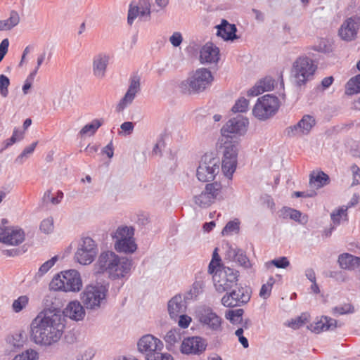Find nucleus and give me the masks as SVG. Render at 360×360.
I'll list each match as a JSON object with an SVG mask.
<instances>
[{"instance_id": "17", "label": "nucleus", "mask_w": 360, "mask_h": 360, "mask_svg": "<svg viewBox=\"0 0 360 360\" xmlns=\"http://www.w3.org/2000/svg\"><path fill=\"white\" fill-rule=\"evenodd\" d=\"M140 80L139 75H133L130 77L127 91L116 107L117 112H122L128 105L132 103L137 93L141 90Z\"/></svg>"}, {"instance_id": "57", "label": "nucleus", "mask_w": 360, "mask_h": 360, "mask_svg": "<svg viewBox=\"0 0 360 360\" xmlns=\"http://www.w3.org/2000/svg\"><path fill=\"white\" fill-rule=\"evenodd\" d=\"M37 143L38 142L35 141L30 144L29 146L25 148L22 152L18 156L17 160L27 158L29 155H30L34 152L36 146H37Z\"/></svg>"}, {"instance_id": "48", "label": "nucleus", "mask_w": 360, "mask_h": 360, "mask_svg": "<svg viewBox=\"0 0 360 360\" xmlns=\"http://www.w3.org/2000/svg\"><path fill=\"white\" fill-rule=\"evenodd\" d=\"M39 354L34 349H27L22 354L16 355L13 360H38Z\"/></svg>"}, {"instance_id": "31", "label": "nucleus", "mask_w": 360, "mask_h": 360, "mask_svg": "<svg viewBox=\"0 0 360 360\" xmlns=\"http://www.w3.org/2000/svg\"><path fill=\"white\" fill-rule=\"evenodd\" d=\"M280 212L281 217L283 219L290 218L302 225H305L308 222V216L294 208L285 206L280 210Z\"/></svg>"}, {"instance_id": "16", "label": "nucleus", "mask_w": 360, "mask_h": 360, "mask_svg": "<svg viewBox=\"0 0 360 360\" xmlns=\"http://www.w3.org/2000/svg\"><path fill=\"white\" fill-rule=\"evenodd\" d=\"M207 344L205 339L200 336H192L184 338L180 351L186 355H200L207 348Z\"/></svg>"}, {"instance_id": "46", "label": "nucleus", "mask_w": 360, "mask_h": 360, "mask_svg": "<svg viewBox=\"0 0 360 360\" xmlns=\"http://www.w3.org/2000/svg\"><path fill=\"white\" fill-rule=\"evenodd\" d=\"M244 310L243 309H237L234 310H229L226 313V318L230 321L231 323H240L243 321V315Z\"/></svg>"}, {"instance_id": "3", "label": "nucleus", "mask_w": 360, "mask_h": 360, "mask_svg": "<svg viewBox=\"0 0 360 360\" xmlns=\"http://www.w3.org/2000/svg\"><path fill=\"white\" fill-rule=\"evenodd\" d=\"M317 69L314 60L307 56H301L293 63L291 75L296 87L302 88L311 80Z\"/></svg>"}, {"instance_id": "27", "label": "nucleus", "mask_w": 360, "mask_h": 360, "mask_svg": "<svg viewBox=\"0 0 360 360\" xmlns=\"http://www.w3.org/2000/svg\"><path fill=\"white\" fill-rule=\"evenodd\" d=\"M338 327V322L335 319L328 316H322L319 321L311 324L310 330L315 333H320L323 331L333 330Z\"/></svg>"}, {"instance_id": "24", "label": "nucleus", "mask_w": 360, "mask_h": 360, "mask_svg": "<svg viewBox=\"0 0 360 360\" xmlns=\"http://www.w3.org/2000/svg\"><path fill=\"white\" fill-rule=\"evenodd\" d=\"M62 314L63 317L78 321L84 318L85 310L79 302L72 301L67 305Z\"/></svg>"}, {"instance_id": "2", "label": "nucleus", "mask_w": 360, "mask_h": 360, "mask_svg": "<svg viewBox=\"0 0 360 360\" xmlns=\"http://www.w3.org/2000/svg\"><path fill=\"white\" fill-rule=\"evenodd\" d=\"M214 80V77L207 68L197 69L192 75L182 81L179 84L181 91L184 94H199L209 88Z\"/></svg>"}, {"instance_id": "49", "label": "nucleus", "mask_w": 360, "mask_h": 360, "mask_svg": "<svg viewBox=\"0 0 360 360\" xmlns=\"http://www.w3.org/2000/svg\"><path fill=\"white\" fill-rule=\"evenodd\" d=\"M249 101L243 97L240 98L236 101L232 107V111L234 112H244L248 110Z\"/></svg>"}, {"instance_id": "7", "label": "nucleus", "mask_w": 360, "mask_h": 360, "mask_svg": "<svg viewBox=\"0 0 360 360\" xmlns=\"http://www.w3.org/2000/svg\"><path fill=\"white\" fill-rule=\"evenodd\" d=\"M108 288L103 285H87L81 300L87 309L98 310L107 301Z\"/></svg>"}, {"instance_id": "41", "label": "nucleus", "mask_w": 360, "mask_h": 360, "mask_svg": "<svg viewBox=\"0 0 360 360\" xmlns=\"http://www.w3.org/2000/svg\"><path fill=\"white\" fill-rule=\"evenodd\" d=\"M240 231V221L238 219L229 221L224 227L221 231L223 236H230L233 233H237Z\"/></svg>"}, {"instance_id": "18", "label": "nucleus", "mask_w": 360, "mask_h": 360, "mask_svg": "<svg viewBox=\"0 0 360 360\" xmlns=\"http://www.w3.org/2000/svg\"><path fill=\"white\" fill-rule=\"evenodd\" d=\"M360 27V18L354 15L347 18L340 26L338 34L346 41H351L356 37Z\"/></svg>"}, {"instance_id": "12", "label": "nucleus", "mask_w": 360, "mask_h": 360, "mask_svg": "<svg viewBox=\"0 0 360 360\" xmlns=\"http://www.w3.org/2000/svg\"><path fill=\"white\" fill-rule=\"evenodd\" d=\"M137 347L145 360H155V355L162 349L163 343L154 335L147 334L139 339Z\"/></svg>"}, {"instance_id": "29", "label": "nucleus", "mask_w": 360, "mask_h": 360, "mask_svg": "<svg viewBox=\"0 0 360 360\" xmlns=\"http://www.w3.org/2000/svg\"><path fill=\"white\" fill-rule=\"evenodd\" d=\"M25 236V232L22 229L13 226L8 227L4 243L11 245H18L24 241Z\"/></svg>"}, {"instance_id": "20", "label": "nucleus", "mask_w": 360, "mask_h": 360, "mask_svg": "<svg viewBox=\"0 0 360 360\" xmlns=\"http://www.w3.org/2000/svg\"><path fill=\"white\" fill-rule=\"evenodd\" d=\"M315 124L314 117L309 115H305L296 124L288 127L285 129V132L290 137L307 135Z\"/></svg>"}, {"instance_id": "36", "label": "nucleus", "mask_w": 360, "mask_h": 360, "mask_svg": "<svg viewBox=\"0 0 360 360\" xmlns=\"http://www.w3.org/2000/svg\"><path fill=\"white\" fill-rule=\"evenodd\" d=\"M103 124V120L94 119L90 123L84 125L79 131L81 136H92Z\"/></svg>"}, {"instance_id": "14", "label": "nucleus", "mask_w": 360, "mask_h": 360, "mask_svg": "<svg viewBox=\"0 0 360 360\" xmlns=\"http://www.w3.org/2000/svg\"><path fill=\"white\" fill-rule=\"evenodd\" d=\"M97 245L90 237L82 239L75 253V260L82 265L91 264L97 254Z\"/></svg>"}, {"instance_id": "47", "label": "nucleus", "mask_w": 360, "mask_h": 360, "mask_svg": "<svg viewBox=\"0 0 360 360\" xmlns=\"http://www.w3.org/2000/svg\"><path fill=\"white\" fill-rule=\"evenodd\" d=\"M347 207H341L333 212L330 214L331 220L335 225H338L340 223V219L345 218L347 219Z\"/></svg>"}, {"instance_id": "58", "label": "nucleus", "mask_w": 360, "mask_h": 360, "mask_svg": "<svg viewBox=\"0 0 360 360\" xmlns=\"http://www.w3.org/2000/svg\"><path fill=\"white\" fill-rule=\"evenodd\" d=\"M312 49L321 53H329L331 51L330 46L324 39H321L318 45H314Z\"/></svg>"}, {"instance_id": "1", "label": "nucleus", "mask_w": 360, "mask_h": 360, "mask_svg": "<svg viewBox=\"0 0 360 360\" xmlns=\"http://www.w3.org/2000/svg\"><path fill=\"white\" fill-rule=\"evenodd\" d=\"M65 327V318L59 309H44L32 321L30 337L37 345L51 347L60 340Z\"/></svg>"}, {"instance_id": "56", "label": "nucleus", "mask_w": 360, "mask_h": 360, "mask_svg": "<svg viewBox=\"0 0 360 360\" xmlns=\"http://www.w3.org/2000/svg\"><path fill=\"white\" fill-rule=\"evenodd\" d=\"M40 230L44 233H50L53 230V220L52 218L44 219L40 224Z\"/></svg>"}, {"instance_id": "61", "label": "nucleus", "mask_w": 360, "mask_h": 360, "mask_svg": "<svg viewBox=\"0 0 360 360\" xmlns=\"http://www.w3.org/2000/svg\"><path fill=\"white\" fill-rule=\"evenodd\" d=\"M178 317H179V322H178L179 326L181 328H184V329L187 328L189 326V325L192 321L191 318L188 315L184 314V313L181 314Z\"/></svg>"}, {"instance_id": "5", "label": "nucleus", "mask_w": 360, "mask_h": 360, "mask_svg": "<svg viewBox=\"0 0 360 360\" xmlns=\"http://www.w3.org/2000/svg\"><path fill=\"white\" fill-rule=\"evenodd\" d=\"M219 141L224 148L221 169L226 176L231 178L237 166L238 141L221 136Z\"/></svg>"}, {"instance_id": "54", "label": "nucleus", "mask_w": 360, "mask_h": 360, "mask_svg": "<svg viewBox=\"0 0 360 360\" xmlns=\"http://www.w3.org/2000/svg\"><path fill=\"white\" fill-rule=\"evenodd\" d=\"M258 82L262 86L264 91H269L274 88L275 80L271 77H266Z\"/></svg>"}, {"instance_id": "50", "label": "nucleus", "mask_w": 360, "mask_h": 360, "mask_svg": "<svg viewBox=\"0 0 360 360\" xmlns=\"http://www.w3.org/2000/svg\"><path fill=\"white\" fill-rule=\"evenodd\" d=\"M29 298L26 295L20 296L13 302L12 307L15 312L22 311L28 304Z\"/></svg>"}, {"instance_id": "33", "label": "nucleus", "mask_w": 360, "mask_h": 360, "mask_svg": "<svg viewBox=\"0 0 360 360\" xmlns=\"http://www.w3.org/2000/svg\"><path fill=\"white\" fill-rule=\"evenodd\" d=\"M330 181V179L328 174L321 171L318 173H312L310 174L309 184L314 185L317 188H321L327 185Z\"/></svg>"}, {"instance_id": "6", "label": "nucleus", "mask_w": 360, "mask_h": 360, "mask_svg": "<svg viewBox=\"0 0 360 360\" xmlns=\"http://www.w3.org/2000/svg\"><path fill=\"white\" fill-rule=\"evenodd\" d=\"M195 316L203 328L213 333H221L223 330V319L213 308L206 304L198 306L195 309Z\"/></svg>"}, {"instance_id": "10", "label": "nucleus", "mask_w": 360, "mask_h": 360, "mask_svg": "<svg viewBox=\"0 0 360 360\" xmlns=\"http://www.w3.org/2000/svg\"><path fill=\"white\" fill-rule=\"evenodd\" d=\"M239 276L238 271L227 266L216 269L213 275V281L216 290L224 292L231 290L237 284Z\"/></svg>"}, {"instance_id": "38", "label": "nucleus", "mask_w": 360, "mask_h": 360, "mask_svg": "<svg viewBox=\"0 0 360 360\" xmlns=\"http://www.w3.org/2000/svg\"><path fill=\"white\" fill-rule=\"evenodd\" d=\"M360 92V74L352 77L346 84L345 93L353 95Z\"/></svg>"}, {"instance_id": "55", "label": "nucleus", "mask_w": 360, "mask_h": 360, "mask_svg": "<svg viewBox=\"0 0 360 360\" xmlns=\"http://www.w3.org/2000/svg\"><path fill=\"white\" fill-rule=\"evenodd\" d=\"M307 319L306 316L301 315L289 321L288 326L292 329H297L302 326L307 322Z\"/></svg>"}, {"instance_id": "15", "label": "nucleus", "mask_w": 360, "mask_h": 360, "mask_svg": "<svg viewBox=\"0 0 360 360\" xmlns=\"http://www.w3.org/2000/svg\"><path fill=\"white\" fill-rule=\"evenodd\" d=\"M112 265L108 278L112 281H126L129 278L132 266L131 259L126 257H120L117 255V258H115Z\"/></svg>"}, {"instance_id": "25", "label": "nucleus", "mask_w": 360, "mask_h": 360, "mask_svg": "<svg viewBox=\"0 0 360 360\" xmlns=\"http://www.w3.org/2000/svg\"><path fill=\"white\" fill-rule=\"evenodd\" d=\"M186 309V302L181 295L174 296L168 302V311L172 319H176Z\"/></svg>"}, {"instance_id": "4", "label": "nucleus", "mask_w": 360, "mask_h": 360, "mask_svg": "<svg viewBox=\"0 0 360 360\" xmlns=\"http://www.w3.org/2000/svg\"><path fill=\"white\" fill-rule=\"evenodd\" d=\"M50 290L63 292H79L82 288L80 274L75 269L61 272L53 277Z\"/></svg>"}, {"instance_id": "43", "label": "nucleus", "mask_w": 360, "mask_h": 360, "mask_svg": "<svg viewBox=\"0 0 360 360\" xmlns=\"http://www.w3.org/2000/svg\"><path fill=\"white\" fill-rule=\"evenodd\" d=\"M221 184L219 182L214 181L213 183L207 184L205 186V191L214 201L221 193Z\"/></svg>"}, {"instance_id": "13", "label": "nucleus", "mask_w": 360, "mask_h": 360, "mask_svg": "<svg viewBox=\"0 0 360 360\" xmlns=\"http://www.w3.org/2000/svg\"><path fill=\"white\" fill-rule=\"evenodd\" d=\"M248 120L242 115L230 119L221 129V136L238 140L237 136L244 134L248 126Z\"/></svg>"}, {"instance_id": "42", "label": "nucleus", "mask_w": 360, "mask_h": 360, "mask_svg": "<svg viewBox=\"0 0 360 360\" xmlns=\"http://www.w3.org/2000/svg\"><path fill=\"white\" fill-rule=\"evenodd\" d=\"M194 201L200 207H207L214 202L205 190L194 197Z\"/></svg>"}, {"instance_id": "53", "label": "nucleus", "mask_w": 360, "mask_h": 360, "mask_svg": "<svg viewBox=\"0 0 360 360\" xmlns=\"http://www.w3.org/2000/svg\"><path fill=\"white\" fill-rule=\"evenodd\" d=\"M274 265L277 268L285 269L290 265V262L288 258L285 257H281L278 259H275L271 260V262L266 263V266Z\"/></svg>"}, {"instance_id": "23", "label": "nucleus", "mask_w": 360, "mask_h": 360, "mask_svg": "<svg viewBox=\"0 0 360 360\" xmlns=\"http://www.w3.org/2000/svg\"><path fill=\"white\" fill-rule=\"evenodd\" d=\"M219 60V49L212 43H207L200 51L201 63H216Z\"/></svg>"}, {"instance_id": "21", "label": "nucleus", "mask_w": 360, "mask_h": 360, "mask_svg": "<svg viewBox=\"0 0 360 360\" xmlns=\"http://www.w3.org/2000/svg\"><path fill=\"white\" fill-rule=\"evenodd\" d=\"M115 258H117V254L112 251L102 252L94 264L95 274L98 275L105 274L108 276L112 269Z\"/></svg>"}, {"instance_id": "39", "label": "nucleus", "mask_w": 360, "mask_h": 360, "mask_svg": "<svg viewBox=\"0 0 360 360\" xmlns=\"http://www.w3.org/2000/svg\"><path fill=\"white\" fill-rule=\"evenodd\" d=\"M25 340L20 332L14 333L7 338V342L14 349H18L23 347Z\"/></svg>"}, {"instance_id": "59", "label": "nucleus", "mask_w": 360, "mask_h": 360, "mask_svg": "<svg viewBox=\"0 0 360 360\" xmlns=\"http://www.w3.org/2000/svg\"><path fill=\"white\" fill-rule=\"evenodd\" d=\"M202 292V284L200 282H195L190 290L189 294L191 295V298L195 299Z\"/></svg>"}, {"instance_id": "34", "label": "nucleus", "mask_w": 360, "mask_h": 360, "mask_svg": "<svg viewBox=\"0 0 360 360\" xmlns=\"http://www.w3.org/2000/svg\"><path fill=\"white\" fill-rule=\"evenodd\" d=\"M20 22V16L17 11H11L6 20H0V31L10 30Z\"/></svg>"}, {"instance_id": "45", "label": "nucleus", "mask_w": 360, "mask_h": 360, "mask_svg": "<svg viewBox=\"0 0 360 360\" xmlns=\"http://www.w3.org/2000/svg\"><path fill=\"white\" fill-rule=\"evenodd\" d=\"M58 260V256L56 255L51 258L49 260L43 263L36 274L37 277H42L44 274H46L56 264V262Z\"/></svg>"}, {"instance_id": "63", "label": "nucleus", "mask_w": 360, "mask_h": 360, "mask_svg": "<svg viewBox=\"0 0 360 360\" xmlns=\"http://www.w3.org/2000/svg\"><path fill=\"white\" fill-rule=\"evenodd\" d=\"M95 355L93 349L89 348L77 356V360H91Z\"/></svg>"}, {"instance_id": "22", "label": "nucleus", "mask_w": 360, "mask_h": 360, "mask_svg": "<svg viewBox=\"0 0 360 360\" xmlns=\"http://www.w3.org/2000/svg\"><path fill=\"white\" fill-rule=\"evenodd\" d=\"M109 61L110 56L106 53L101 52L93 57L92 72L96 79H102L105 77Z\"/></svg>"}, {"instance_id": "62", "label": "nucleus", "mask_w": 360, "mask_h": 360, "mask_svg": "<svg viewBox=\"0 0 360 360\" xmlns=\"http://www.w3.org/2000/svg\"><path fill=\"white\" fill-rule=\"evenodd\" d=\"M169 41L174 47H178L183 41V37L180 32H175L169 37Z\"/></svg>"}, {"instance_id": "26", "label": "nucleus", "mask_w": 360, "mask_h": 360, "mask_svg": "<svg viewBox=\"0 0 360 360\" xmlns=\"http://www.w3.org/2000/svg\"><path fill=\"white\" fill-rule=\"evenodd\" d=\"M216 28L217 29V35L226 41H233L238 38L236 34L237 32L236 25L229 23L225 19H223Z\"/></svg>"}, {"instance_id": "52", "label": "nucleus", "mask_w": 360, "mask_h": 360, "mask_svg": "<svg viewBox=\"0 0 360 360\" xmlns=\"http://www.w3.org/2000/svg\"><path fill=\"white\" fill-rule=\"evenodd\" d=\"M10 85L9 78L4 75H0V94L2 97L6 98L8 95V86Z\"/></svg>"}, {"instance_id": "32", "label": "nucleus", "mask_w": 360, "mask_h": 360, "mask_svg": "<svg viewBox=\"0 0 360 360\" xmlns=\"http://www.w3.org/2000/svg\"><path fill=\"white\" fill-rule=\"evenodd\" d=\"M115 249L118 252L132 254L137 250V245L135 242L134 238L127 240H115Z\"/></svg>"}, {"instance_id": "19", "label": "nucleus", "mask_w": 360, "mask_h": 360, "mask_svg": "<svg viewBox=\"0 0 360 360\" xmlns=\"http://www.w3.org/2000/svg\"><path fill=\"white\" fill-rule=\"evenodd\" d=\"M150 13V3L148 0H140L136 6L131 4L128 11L127 22L131 25L137 17L144 21L149 20Z\"/></svg>"}, {"instance_id": "9", "label": "nucleus", "mask_w": 360, "mask_h": 360, "mask_svg": "<svg viewBox=\"0 0 360 360\" xmlns=\"http://www.w3.org/2000/svg\"><path fill=\"white\" fill-rule=\"evenodd\" d=\"M279 99L273 95L266 94L257 98L252 109L253 115L264 121L274 116L278 110Z\"/></svg>"}, {"instance_id": "40", "label": "nucleus", "mask_w": 360, "mask_h": 360, "mask_svg": "<svg viewBox=\"0 0 360 360\" xmlns=\"http://www.w3.org/2000/svg\"><path fill=\"white\" fill-rule=\"evenodd\" d=\"M24 137V131L20 130L18 128H15L13 131V134L11 138L7 139L4 141V147L1 150L8 148V147L13 145L17 141H21Z\"/></svg>"}, {"instance_id": "60", "label": "nucleus", "mask_w": 360, "mask_h": 360, "mask_svg": "<svg viewBox=\"0 0 360 360\" xmlns=\"http://www.w3.org/2000/svg\"><path fill=\"white\" fill-rule=\"evenodd\" d=\"M165 143L162 136H160L153 147V153L155 155H162V148H165Z\"/></svg>"}, {"instance_id": "35", "label": "nucleus", "mask_w": 360, "mask_h": 360, "mask_svg": "<svg viewBox=\"0 0 360 360\" xmlns=\"http://www.w3.org/2000/svg\"><path fill=\"white\" fill-rule=\"evenodd\" d=\"M134 229L132 226H119L117 229L112 237L116 240H127L128 239L134 238Z\"/></svg>"}, {"instance_id": "51", "label": "nucleus", "mask_w": 360, "mask_h": 360, "mask_svg": "<svg viewBox=\"0 0 360 360\" xmlns=\"http://www.w3.org/2000/svg\"><path fill=\"white\" fill-rule=\"evenodd\" d=\"M333 312L334 314L337 315L352 314L354 312V308L351 304H344L333 308Z\"/></svg>"}, {"instance_id": "30", "label": "nucleus", "mask_w": 360, "mask_h": 360, "mask_svg": "<svg viewBox=\"0 0 360 360\" xmlns=\"http://www.w3.org/2000/svg\"><path fill=\"white\" fill-rule=\"evenodd\" d=\"M338 262L340 268L343 269L352 271L360 267V257L349 253L340 255Z\"/></svg>"}, {"instance_id": "28", "label": "nucleus", "mask_w": 360, "mask_h": 360, "mask_svg": "<svg viewBox=\"0 0 360 360\" xmlns=\"http://www.w3.org/2000/svg\"><path fill=\"white\" fill-rule=\"evenodd\" d=\"M226 256L245 269H250L252 267L250 260L246 255V253L241 249L229 247L226 252Z\"/></svg>"}, {"instance_id": "37", "label": "nucleus", "mask_w": 360, "mask_h": 360, "mask_svg": "<svg viewBox=\"0 0 360 360\" xmlns=\"http://www.w3.org/2000/svg\"><path fill=\"white\" fill-rule=\"evenodd\" d=\"M164 339L167 348L174 346L176 343L181 340V330L179 328L171 329L166 333Z\"/></svg>"}, {"instance_id": "44", "label": "nucleus", "mask_w": 360, "mask_h": 360, "mask_svg": "<svg viewBox=\"0 0 360 360\" xmlns=\"http://www.w3.org/2000/svg\"><path fill=\"white\" fill-rule=\"evenodd\" d=\"M276 283L273 276H270L266 283L263 284L259 291V296L263 299H267L271 296L272 288Z\"/></svg>"}, {"instance_id": "8", "label": "nucleus", "mask_w": 360, "mask_h": 360, "mask_svg": "<svg viewBox=\"0 0 360 360\" xmlns=\"http://www.w3.org/2000/svg\"><path fill=\"white\" fill-rule=\"evenodd\" d=\"M220 160L212 153H205L202 156L196 171V176L200 181L210 182L214 180L219 172Z\"/></svg>"}, {"instance_id": "11", "label": "nucleus", "mask_w": 360, "mask_h": 360, "mask_svg": "<svg viewBox=\"0 0 360 360\" xmlns=\"http://www.w3.org/2000/svg\"><path fill=\"white\" fill-rule=\"evenodd\" d=\"M252 290L248 286H239L226 292L221 298V302L225 307L233 308L246 304L250 300Z\"/></svg>"}, {"instance_id": "64", "label": "nucleus", "mask_w": 360, "mask_h": 360, "mask_svg": "<svg viewBox=\"0 0 360 360\" xmlns=\"http://www.w3.org/2000/svg\"><path fill=\"white\" fill-rule=\"evenodd\" d=\"M352 170L353 172L352 186L358 185L360 184V168L356 165H353L352 167Z\"/></svg>"}]
</instances>
